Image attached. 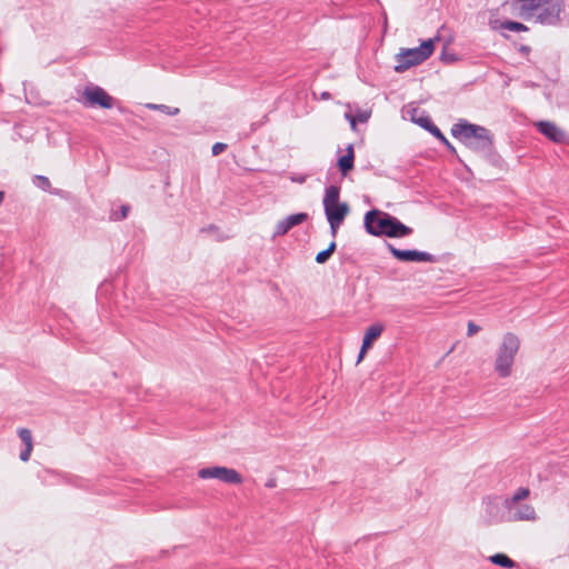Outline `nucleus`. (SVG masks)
Masks as SVG:
<instances>
[{
    "label": "nucleus",
    "instance_id": "f257e3e1",
    "mask_svg": "<svg viewBox=\"0 0 569 569\" xmlns=\"http://www.w3.org/2000/svg\"><path fill=\"white\" fill-rule=\"evenodd\" d=\"M510 4L519 18L546 26L560 24L566 9V0H511Z\"/></svg>",
    "mask_w": 569,
    "mask_h": 569
},
{
    "label": "nucleus",
    "instance_id": "f03ea898",
    "mask_svg": "<svg viewBox=\"0 0 569 569\" xmlns=\"http://www.w3.org/2000/svg\"><path fill=\"white\" fill-rule=\"evenodd\" d=\"M451 133L475 152L487 154L492 149V134L485 127L460 120L453 124Z\"/></svg>",
    "mask_w": 569,
    "mask_h": 569
},
{
    "label": "nucleus",
    "instance_id": "7ed1b4c3",
    "mask_svg": "<svg viewBox=\"0 0 569 569\" xmlns=\"http://www.w3.org/2000/svg\"><path fill=\"white\" fill-rule=\"evenodd\" d=\"M366 231L372 236L401 238L409 236L412 230L391 216H365Z\"/></svg>",
    "mask_w": 569,
    "mask_h": 569
},
{
    "label": "nucleus",
    "instance_id": "20e7f679",
    "mask_svg": "<svg viewBox=\"0 0 569 569\" xmlns=\"http://www.w3.org/2000/svg\"><path fill=\"white\" fill-rule=\"evenodd\" d=\"M519 348L520 340L518 336L512 332H507L498 348L495 360V371L500 378H507L511 375Z\"/></svg>",
    "mask_w": 569,
    "mask_h": 569
},
{
    "label": "nucleus",
    "instance_id": "39448f33",
    "mask_svg": "<svg viewBox=\"0 0 569 569\" xmlns=\"http://www.w3.org/2000/svg\"><path fill=\"white\" fill-rule=\"evenodd\" d=\"M436 41H438V38L425 40L417 48L401 49L396 56L395 71L405 72L411 67L426 61L433 53Z\"/></svg>",
    "mask_w": 569,
    "mask_h": 569
},
{
    "label": "nucleus",
    "instance_id": "423d86ee",
    "mask_svg": "<svg viewBox=\"0 0 569 569\" xmlns=\"http://www.w3.org/2000/svg\"><path fill=\"white\" fill-rule=\"evenodd\" d=\"M198 477L201 479H218L229 485H240L243 481L242 476L236 469L220 466L202 468L198 471Z\"/></svg>",
    "mask_w": 569,
    "mask_h": 569
},
{
    "label": "nucleus",
    "instance_id": "0eeeda50",
    "mask_svg": "<svg viewBox=\"0 0 569 569\" xmlns=\"http://www.w3.org/2000/svg\"><path fill=\"white\" fill-rule=\"evenodd\" d=\"M83 103L87 107H100L111 109L116 104V99L99 86H88L82 91Z\"/></svg>",
    "mask_w": 569,
    "mask_h": 569
},
{
    "label": "nucleus",
    "instance_id": "6e6552de",
    "mask_svg": "<svg viewBox=\"0 0 569 569\" xmlns=\"http://www.w3.org/2000/svg\"><path fill=\"white\" fill-rule=\"evenodd\" d=\"M388 249L391 252V254L399 261L403 262H437L438 259L426 251H419V250H402L393 247L392 244H388Z\"/></svg>",
    "mask_w": 569,
    "mask_h": 569
},
{
    "label": "nucleus",
    "instance_id": "1a4fd4ad",
    "mask_svg": "<svg viewBox=\"0 0 569 569\" xmlns=\"http://www.w3.org/2000/svg\"><path fill=\"white\" fill-rule=\"evenodd\" d=\"M325 213H348L347 203L339 202V188L329 186L323 198Z\"/></svg>",
    "mask_w": 569,
    "mask_h": 569
},
{
    "label": "nucleus",
    "instance_id": "9d476101",
    "mask_svg": "<svg viewBox=\"0 0 569 569\" xmlns=\"http://www.w3.org/2000/svg\"><path fill=\"white\" fill-rule=\"evenodd\" d=\"M539 132L556 143H567V133L551 121H539L536 123Z\"/></svg>",
    "mask_w": 569,
    "mask_h": 569
},
{
    "label": "nucleus",
    "instance_id": "9b49d317",
    "mask_svg": "<svg viewBox=\"0 0 569 569\" xmlns=\"http://www.w3.org/2000/svg\"><path fill=\"white\" fill-rule=\"evenodd\" d=\"M537 513L535 508L529 503H516L513 510H508V521H535Z\"/></svg>",
    "mask_w": 569,
    "mask_h": 569
},
{
    "label": "nucleus",
    "instance_id": "f8f14e48",
    "mask_svg": "<svg viewBox=\"0 0 569 569\" xmlns=\"http://www.w3.org/2000/svg\"><path fill=\"white\" fill-rule=\"evenodd\" d=\"M308 216H287L281 220L274 230L273 237L286 234L291 228L302 223Z\"/></svg>",
    "mask_w": 569,
    "mask_h": 569
},
{
    "label": "nucleus",
    "instance_id": "ddd939ff",
    "mask_svg": "<svg viewBox=\"0 0 569 569\" xmlns=\"http://www.w3.org/2000/svg\"><path fill=\"white\" fill-rule=\"evenodd\" d=\"M18 436L21 439V441L24 443V449L20 452V459L23 462H27V461H29L32 449H33L32 435L28 428H20L18 430Z\"/></svg>",
    "mask_w": 569,
    "mask_h": 569
},
{
    "label": "nucleus",
    "instance_id": "4468645a",
    "mask_svg": "<svg viewBox=\"0 0 569 569\" xmlns=\"http://www.w3.org/2000/svg\"><path fill=\"white\" fill-rule=\"evenodd\" d=\"M383 331V327L379 323L371 325L363 337L362 340V353H366L367 350L371 347L372 342L380 337Z\"/></svg>",
    "mask_w": 569,
    "mask_h": 569
},
{
    "label": "nucleus",
    "instance_id": "2eb2a0df",
    "mask_svg": "<svg viewBox=\"0 0 569 569\" xmlns=\"http://www.w3.org/2000/svg\"><path fill=\"white\" fill-rule=\"evenodd\" d=\"M530 490L526 487H520L511 498H507L503 501V507L507 510H513L516 507V503L520 502L521 500H525L529 497Z\"/></svg>",
    "mask_w": 569,
    "mask_h": 569
},
{
    "label": "nucleus",
    "instance_id": "dca6fc26",
    "mask_svg": "<svg viewBox=\"0 0 569 569\" xmlns=\"http://www.w3.org/2000/svg\"><path fill=\"white\" fill-rule=\"evenodd\" d=\"M345 118L350 122L351 129L355 131L357 129V122L365 123L370 118V112L368 111H358L356 116L350 112L345 114Z\"/></svg>",
    "mask_w": 569,
    "mask_h": 569
},
{
    "label": "nucleus",
    "instance_id": "f3484780",
    "mask_svg": "<svg viewBox=\"0 0 569 569\" xmlns=\"http://www.w3.org/2000/svg\"><path fill=\"white\" fill-rule=\"evenodd\" d=\"M489 560L493 565L500 566L503 568H515L517 566V563L505 553H496V555L491 556L489 558Z\"/></svg>",
    "mask_w": 569,
    "mask_h": 569
},
{
    "label": "nucleus",
    "instance_id": "a211bd4d",
    "mask_svg": "<svg viewBox=\"0 0 569 569\" xmlns=\"http://www.w3.org/2000/svg\"><path fill=\"white\" fill-rule=\"evenodd\" d=\"M499 28L500 29H506V30L512 31V32H525V31H528V27L525 26L523 23L517 22V21H510V20L501 22Z\"/></svg>",
    "mask_w": 569,
    "mask_h": 569
},
{
    "label": "nucleus",
    "instance_id": "6ab92c4d",
    "mask_svg": "<svg viewBox=\"0 0 569 569\" xmlns=\"http://www.w3.org/2000/svg\"><path fill=\"white\" fill-rule=\"evenodd\" d=\"M146 107L150 110H158L168 116H176L180 112L179 108L170 107L167 104L147 103Z\"/></svg>",
    "mask_w": 569,
    "mask_h": 569
},
{
    "label": "nucleus",
    "instance_id": "aec40b11",
    "mask_svg": "<svg viewBox=\"0 0 569 569\" xmlns=\"http://www.w3.org/2000/svg\"><path fill=\"white\" fill-rule=\"evenodd\" d=\"M201 231L212 233L217 241H224L233 237L231 233L221 232L220 229L214 224H210L209 227L203 228Z\"/></svg>",
    "mask_w": 569,
    "mask_h": 569
},
{
    "label": "nucleus",
    "instance_id": "412c9836",
    "mask_svg": "<svg viewBox=\"0 0 569 569\" xmlns=\"http://www.w3.org/2000/svg\"><path fill=\"white\" fill-rule=\"evenodd\" d=\"M353 159L355 154H345L339 159L338 166L343 174H346L353 168Z\"/></svg>",
    "mask_w": 569,
    "mask_h": 569
},
{
    "label": "nucleus",
    "instance_id": "4be33fe9",
    "mask_svg": "<svg viewBox=\"0 0 569 569\" xmlns=\"http://www.w3.org/2000/svg\"><path fill=\"white\" fill-rule=\"evenodd\" d=\"M346 216H327L332 238L337 237L338 229L342 224Z\"/></svg>",
    "mask_w": 569,
    "mask_h": 569
},
{
    "label": "nucleus",
    "instance_id": "5701e85b",
    "mask_svg": "<svg viewBox=\"0 0 569 569\" xmlns=\"http://www.w3.org/2000/svg\"><path fill=\"white\" fill-rule=\"evenodd\" d=\"M428 131L433 134L436 138L440 139L448 148L451 150H455L453 147L449 143V141L446 139V137L442 134L440 129L435 126L433 123L428 128Z\"/></svg>",
    "mask_w": 569,
    "mask_h": 569
},
{
    "label": "nucleus",
    "instance_id": "b1692460",
    "mask_svg": "<svg viewBox=\"0 0 569 569\" xmlns=\"http://www.w3.org/2000/svg\"><path fill=\"white\" fill-rule=\"evenodd\" d=\"M33 183L44 191L49 190L51 186L50 180L44 176H34Z\"/></svg>",
    "mask_w": 569,
    "mask_h": 569
},
{
    "label": "nucleus",
    "instance_id": "393cba45",
    "mask_svg": "<svg viewBox=\"0 0 569 569\" xmlns=\"http://www.w3.org/2000/svg\"><path fill=\"white\" fill-rule=\"evenodd\" d=\"M412 121L422 127L423 129L428 130V128L433 123L431 119L428 116H421L419 118H416L412 116Z\"/></svg>",
    "mask_w": 569,
    "mask_h": 569
},
{
    "label": "nucleus",
    "instance_id": "a878e982",
    "mask_svg": "<svg viewBox=\"0 0 569 569\" xmlns=\"http://www.w3.org/2000/svg\"><path fill=\"white\" fill-rule=\"evenodd\" d=\"M480 329L481 328L478 325H476L473 321H469L468 329H467V336L472 337L476 333H478L480 331Z\"/></svg>",
    "mask_w": 569,
    "mask_h": 569
},
{
    "label": "nucleus",
    "instance_id": "bb28decb",
    "mask_svg": "<svg viewBox=\"0 0 569 569\" xmlns=\"http://www.w3.org/2000/svg\"><path fill=\"white\" fill-rule=\"evenodd\" d=\"M227 149V144L222 142H216L212 146V156H218Z\"/></svg>",
    "mask_w": 569,
    "mask_h": 569
},
{
    "label": "nucleus",
    "instance_id": "cd10ccee",
    "mask_svg": "<svg viewBox=\"0 0 569 569\" xmlns=\"http://www.w3.org/2000/svg\"><path fill=\"white\" fill-rule=\"evenodd\" d=\"M330 257H331V256L329 254V252H328V251L322 250V251H320V252L316 256V261H317L318 263H321V264H322V263L327 262V261L329 260V258H330Z\"/></svg>",
    "mask_w": 569,
    "mask_h": 569
},
{
    "label": "nucleus",
    "instance_id": "c85d7f7f",
    "mask_svg": "<svg viewBox=\"0 0 569 569\" xmlns=\"http://www.w3.org/2000/svg\"><path fill=\"white\" fill-rule=\"evenodd\" d=\"M498 509V505L491 500L490 498H488L487 502H486V511L489 513V515H492L495 510Z\"/></svg>",
    "mask_w": 569,
    "mask_h": 569
},
{
    "label": "nucleus",
    "instance_id": "c756f323",
    "mask_svg": "<svg viewBox=\"0 0 569 569\" xmlns=\"http://www.w3.org/2000/svg\"><path fill=\"white\" fill-rule=\"evenodd\" d=\"M336 248H337L336 241L332 240L330 242L329 247L326 249V251H328L329 254L331 256L336 251Z\"/></svg>",
    "mask_w": 569,
    "mask_h": 569
},
{
    "label": "nucleus",
    "instance_id": "7c9ffc66",
    "mask_svg": "<svg viewBox=\"0 0 569 569\" xmlns=\"http://www.w3.org/2000/svg\"><path fill=\"white\" fill-rule=\"evenodd\" d=\"M120 210H121V212H120V213L126 214V213H128V211L130 210V208H129V206H127V204H122V206L120 207Z\"/></svg>",
    "mask_w": 569,
    "mask_h": 569
},
{
    "label": "nucleus",
    "instance_id": "2f4dec72",
    "mask_svg": "<svg viewBox=\"0 0 569 569\" xmlns=\"http://www.w3.org/2000/svg\"><path fill=\"white\" fill-rule=\"evenodd\" d=\"M365 213H370V214H373V213H383L382 211L378 210V209H369L367 210Z\"/></svg>",
    "mask_w": 569,
    "mask_h": 569
},
{
    "label": "nucleus",
    "instance_id": "473e14b6",
    "mask_svg": "<svg viewBox=\"0 0 569 569\" xmlns=\"http://www.w3.org/2000/svg\"><path fill=\"white\" fill-rule=\"evenodd\" d=\"M331 98L330 93L329 92H322L321 93V99L323 100H329Z\"/></svg>",
    "mask_w": 569,
    "mask_h": 569
},
{
    "label": "nucleus",
    "instance_id": "72a5a7b5",
    "mask_svg": "<svg viewBox=\"0 0 569 569\" xmlns=\"http://www.w3.org/2000/svg\"><path fill=\"white\" fill-rule=\"evenodd\" d=\"M346 154H353V146L352 144H349L347 147V153Z\"/></svg>",
    "mask_w": 569,
    "mask_h": 569
},
{
    "label": "nucleus",
    "instance_id": "f704fd0d",
    "mask_svg": "<svg viewBox=\"0 0 569 569\" xmlns=\"http://www.w3.org/2000/svg\"><path fill=\"white\" fill-rule=\"evenodd\" d=\"M365 355H366V353H362V348H361V349H360V352H359V356H358V360H357V362H360V361L363 359Z\"/></svg>",
    "mask_w": 569,
    "mask_h": 569
},
{
    "label": "nucleus",
    "instance_id": "c9c22d12",
    "mask_svg": "<svg viewBox=\"0 0 569 569\" xmlns=\"http://www.w3.org/2000/svg\"><path fill=\"white\" fill-rule=\"evenodd\" d=\"M292 181H297V182L302 183L305 181V178L303 177L292 178Z\"/></svg>",
    "mask_w": 569,
    "mask_h": 569
},
{
    "label": "nucleus",
    "instance_id": "e433bc0d",
    "mask_svg": "<svg viewBox=\"0 0 569 569\" xmlns=\"http://www.w3.org/2000/svg\"><path fill=\"white\" fill-rule=\"evenodd\" d=\"M3 198H4V192L0 191V203L3 201Z\"/></svg>",
    "mask_w": 569,
    "mask_h": 569
},
{
    "label": "nucleus",
    "instance_id": "4c0bfd02",
    "mask_svg": "<svg viewBox=\"0 0 569 569\" xmlns=\"http://www.w3.org/2000/svg\"><path fill=\"white\" fill-rule=\"evenodd\" d=\"M448 61H453V58H451V56H448Z\"/></svg>",
    "mask_w": 569,
    "mask_h": 569
},
{
    "label": "nucleus",
    "instance_id": "58836bf2",
    "mask_svg": "<svg viewBox=\"0 0 569 569\" xmlns=\"http://www.w3.org/2000/svg\"><path fill=\"white\" fill-rule=\"evenodd\" d=\"M442 60L443 61H448L447 57L446 56H442Z\"/></svg>",
    "mask_w": 569,
    "mask_h": 569
}]
</instances>
